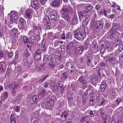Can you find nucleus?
<instances>
[{
    "instance_id": "nucleus-1",
    "label": "nucleus",
    "mask_w": 123,
    "mask_h": 123,
    "mask_svg": "<svg viewBox=\"0 0 123 123\" xmlns=\"http://www.w3.org/2000/svg\"><path fill=\"white\" fill-rule=\"evenodd\" d=\"M75 38L78 40L83 39L85 37V35L84 32L82 31L81 29L78 28L74 31Z\"/></svg>"
},
{
    "instance_id": "nucleus-2",
    "label": "nucleus",
    "mask_w": 123,
    "mask_h": 123,
    "mask_svg": "<svg viewBox=\"0 0 123 123\" xmlns=\"http://www.w3.org/2000/svg\"><path fill=\"white\" fill-rule=\"evenodd\" d=\"M100 51L102 53H104L107 49L108 51H110L111 49V47L110 45V43L107 42L105 44H102L100 46Z\"/></svg>"
},
{
    "instance_id": "nucleus-3",
    "label": "nucleus",
    "mask_w": 123,
    "mask_h": 123,
    "mask_svg": "<svg viewBox=\"0 0 123 123\" xmlns=\"http://www.w3.org/2000/svg\"><path fill=\"white\" fill-rule=\"evenodd\" d=\"M18 32L17 29L13 28L11 30V37L12 40H15L17 38L18 35L17 34Z\"/></svg>"
},
{
    "instance_id": "nucleus-4",
    "label": "nucleus",
    "mask_w": 123,
    "mask_h": 123,
    "mask_svg": "<svg viewBox=\"0 0 123 123\" xmlns=\"http://www.w3.org/2000/svg\"><path fill=\"white\" fill-rule=\"evenodd\" d=\"M72 10V8L70 6H68V7L65 8H62L61 10L62 13H63L62 14V15H67L68 14L70 13Z\"/></svg>"
},
{
    "instance_id": "nucleus-5",
    "label": "nucleus",
    "mask_w": 123,
    "mask_h": 123,
    "mask_svg": "<svg viewBox=\"0 0 123 123\" xmlns=\"http://www.w3.org/2000/svg\"><path fill=\"white\" fill-rule=\"evenodd\" d=\"M106 60L105 62L106 64L108 66L111 64H114L115 63V61L114 58L111 56H110L107 57L106 58Z\"/></svg>"
},
{
    "instance_id": "nucleus-6",
    "label": "nucleus",
    "mask_w": 123,
    "mask_h": 123,
    "mask_svg": "<svg viewBox=\"0 0 123 123\" xmlns=\"http://www.w3.org/2000/svg\"><path fill=\"white\" fill-rule=\"evenodd\" d=\"M31 7L35 10L38 8L39 3L37 0H31Z\"/></svg>"
},
{
    "instance_id": "nucleus-7",
    "label": "nucleus",
    "mask_w": 123,
    "mask_h": 123,
    "mask_svg": "<svg viewBox=\"0 0 123 123\" xmlns=\"http://www.w3.org/2000/svg\"><path fill=\"white\" fill-rule=\"evenodd\" d=\"M50 83L49 84L50 87L51 89L53 91L56 92L57 91H60V92H62V89L60 90L58 89L57 86L54 84V82L53 81H50Z\"/></svg>"
},
{
    "instance_id": "nucleus-8",
    "label": "nucleus",
    "mask_w": 123,
    "mask_h": 123,
    "mask_svg": "<svg viewBox=\"0 0 123 123\" xmlns=\"http://www.w3.org/2000/svg\"><path fill=\"white\" fill-rule=\"evenodd\" d=\"M92 9V6L91 5H89L86 7V11H83L80 12V14L79 15H85V14L88 13Z\"/></svg>"
},
{
    "instance_id": "nucleus-9",
    "label": "nucleus",
    "mask_w": 123,
    "mask_h": 123,
    "mask_svg": "<svg viewBox=\"0 0 123 123\" xmlns=\"http://www.w3.org/2000/svg\"><path fill=\"white\" fill-rule=\"evenodd\" d=\"M95 29H97L102 28L103 26V23L102 21H99L97 22L94 24Z\"/></svg>"
},
{
    "instance_id": "nucleus-10",
    "label": "nucleus",
    "mask_w": 123,
    "mask_h": 123,
    "mask_svg": "<svg viewBox=\"0 0 123 123\" xmlns=\"http://www.w3.org/2000/svg\"><path fill=\"white\" fill-rule=\"evenodd\" d=\"M6 66V63L5 62H0V74L5 72V69Z\"/></svg>"
},
{
    "instance_id": "nucleus-11",
    "label": "nucleus",
    "mask_w": 123,
    "mask_h": 123,
    "mask_svg": "<svg viewBox=\"0 0 123 123\" xmlns=\"http://www.w3.org/2000/svg\"><path fill=\"white\" fill-rule=\"evenodd\" d=\"M54 98V97H52L51 98H48V100L46 101V104L48 106H52L54 104L53 100Z\"/></svg>"
},
{
    "instance_id": "nucleus-12",
    "label": "nucleus",
    "mask_w": 123,
    "mask_h": 123,
    "mask_svg": "<svg viewBox=\"0 0 123 123\" xmlns=\"http://www.w3.org/2000/svg\"><path fill=\"white\" fill-rule=\"evenodd\" d=\"M21 39L24 43H27V46L28 47H30L31 45V43L29 41L28 38L26 37L25 36H23L22 37Z\"/></svg>"
},
{
    "instance_id": "nucleus-13",
    "label": "nucleus",
    "mask_w": 123,
    "mask_h": 123,
    "mask_svg": "<svg viewBox=\"0 0 123 123\" xmlns=\"http://www.w3.org/2000/svg\"><path fill=\"white\" fill-rule=\"evenodd\" d=\"M41 51L37 50L34 54V57L35 59L37 60H39L41 58Z\"/></svg>"
},
{
    "instance_id": "nucleus-14",
    "label": "nucleus",
    "mask_w": 123,
    "mask_h": 123,
    "mask_svg": "<svg viewBox=\"0 0 123 123\" xmlns=\"http://www.w3.org/2000/svg\"><path fill=\"white\" fill-rule=\"evenodd\" d=\"M75 51L77 53L81 54L83 52L84 49L82 46L79 45L78 46V47H77Z\"/></svg>"
},
{
    "instance_id": "nucleus-15",
    "label": "nucleus",
    "mask_w": 123,
    "mask_h": 123,
    "mask_svg": "<svg viewBox=\"0 0 123 123\" xmlns=\"http://www.w3.org/2000/svg\"><path fill=\"white\" fill-rule=\"evenodd\" d=\"M123 28V26H120V25L118 24H116L115 23L113 24V25L112 28V30H115V29H117L119 30H121Z\"/></svg>"
},
{
    "instance_id": "nucleus-16",
    "label": "nucleus",
    "mask_w": 123,
    "mask_h": 123,
    "mask_svg": "<svg viewBox=\"0 0 123 123\" xmlns=\"http://www.w3.org/2000/svg\"><path fill=\"white\" fill-rule=\"evenodd\" d=\"M33 31L34 32H36L37 33H40L41 32V29L39 26H37L35 25H32Z\"/></svg>"
},
{
    "instance_id": "nucleus-17",
    "label": "nucleus",
    "mask_w": 123,
    "mask_h": 123,
    "mask_svg": "<svg viewBox=\"0 0 123 123\" xmlns=\"http://www.w3.org/2000/svg\"><path fill=\"white\" fill-rule=\"evenodd\" d=\"M48 67L51 70L54 69V67L55 66V64L54 61L51 60L49 62L48 65Z\"/></svg>"
},
{
    "instance_id": "nucleus-18",
    "label": "nucleus",
    "mask_w": 123,
    "mask_h": 123,
    "mask_svg": "<svg viewBox=\"0 0 123 123\" xmlns=\"http://www.w3.org/2000/svg\"><path fill=\"white\" fill-rule=\"evenodd\" d=\"M10 17L11 24L16 22L18 18V16H10Z\"/></svg>"
},
{
    "instance_id": "nucleus-19",
    "label": "nucleus",
    "mask_w": 123,
    "mask_h": 123,
    "mask_svg": "<svg viewBox=\"0 0 123 123\" xmlns=\"http://www.w3.org/2000/svg\"><path fill=\"white\" fill-rule=\"evenodd\" d=\"M84 18L83 16L84 17L85 19H84V21L82 22V24L83 25H87L89 21L90 18L89 16H81Z\"/></svg>"
},
{
    "instance_id": "nucleus-20",
    "label": "nucleus",
    "mask_w": 123,
    "mask_h": 123,
    "mask_svg": "<svg viewBox=\"0 0 123 123\" xmlns=\"http://www.w3.org/2000/svg\"><path fill=\"white\" fill-rule=\"evenodd\" d=\"M68 116V112L66 111H65L61 115V117L62 118V120L63 121L65 120L67 118Z\"/></svg>"
},
{
    "instance_id": "nucleus-21",
    "label": "nucleus",
    "mask_w": 123,
    "mask_h": 123,
    "mask_svg": "<svg viewBox=\"0 0 123 123\" xmlns=\"http://www.w3.org/2000/svg\"><path fill=\"white\" fill-rule=\"evenodd\" d=\"M111 98L112 99L115 98L116 96L117 95L116 92L115 90L113 89H111Z\"/></svg>"
},
{
    "instance_id": "nucleus-22",
    "label": "nucleus",
    "mask_w": 123,
    "mask_h": 123,
    "mask_svg": "<svg viewBox=\"0 0 123 123\" xmlns=\"http://www.w3.org/2000/svg\"><path fill=\"white\" fill-rule=\"evenodd\" d=\"M60 3L59 0H54L52 2V6L54 7H57L59 5Z\"/></svg>"
},
{
    "instance_id": "nucleus-23",
    "label": "nucleus",
    "mask_w": 123,
    "mask_h": 123,
    "mask_svg": "<svg viewBox=\"0 0 123 123\" xmlns=\"http://www.w3.org/2000/svg\"><path fill=\"white\" fill-rule=\"evenodd\" d=\"M74 46V43L73 42H71L68 44L67 47V49L68 50H69V52L72 51L73 49Z\"/></svg>"
},
{
    "instance_id": "nucleus-24",
    "label": "nucleus",
    "mask_w": 123,
    "mask_h": 123,
    "mask_svg": "<svg viewBox=\"0 0 123 123\" xmlns=\"http://www.w3.org/2000/svg\"><path fill=\"white\" fill-rule=\"evenodd\" d=\"M78 23V18L77 16H74L71 22V24L73 25L77 24Z\"/></svg>"
},
{
    "instance_id": "nucleus-25",
    "label": "nucleus",
    "mask_w": 123,
    "mask_h": 123,
    "mask_svg": "<svg viewBox=\"0 0 123 123\" xmlns=\"http://www.w3.org/2000/svg\"><path fill=\"white\" fill-rule=\"evenodd\" d=\"M106 84L105 82H102L101 85V91L102 92H104L105 89L106 88Z\"/></svg>"
},
{
    "instance_id": "nucleus-26",
    "label": "nucleus",
    "mask_w": 123,
    "mask_h": 123,
    "mask_svg": "<svg viewBox=\"0 0 123 123\" xmlns=\"http://www.w3.org/2000/svg\"><path fill=\"white\" fill-rule=\"evenodd\" d=\"M79 81L82 84L86 83V81L85 80V77L83 76H82L80 77L79 79Z\"/></svg>"
},
{
    "instance_id": "nucleus-27",
    "label": "nucleus",
    "mask_w": 123,
    "mask_h": 123,
    "mask_svg": "<svg viewBox=\"0 0 123 123\" xmlns=\"http://www.w3.org/2000/svg\"><path fill=\"white\" fill-rule=\"evenodd\" d=\"M92 46L95 49H98V46L97 45L96 42L95 41H93L92 42Z\"/></svg>"
},
{
    "instance_id": "nucleus-28",
    "label": "nucleus",
    "mask_w": 123,
    "mask_h": 123,
    "mask_svg": "<svg viewBox=\"0 0 123 123\" xmlns=\"http://www.w3.org/2000/svg\"><path fill=\"white\" fill-rule=\"evenodd\" d=\"M25 21L24 19L21 17L20 19V25L21 28H24V24Z\"/></svg>"
},
{
    "instance_id": "nucleus-29",
    "label": "nucleus",
    "mask_w": 123,
    "mask_h": 123,
    "mask_svg": "<svg viewBox=\"0 0 123 123\" xmlns=\"http://www.w3.org/2000/svg\"><path fill=\"white\" fill-rule=\"evenodd\" d=\"M47 36L50 40H53L54 39V36L53 35V33L52 32L48 33Z\"/></svg>"
},
{
    "instance_id": "nucleus-30",
    "label": "nucleus",
    "mask_w": 123,
    "mask_h": 123,
    "mask_svg": "<svg viewBox=\"0 0 123 123\" xmlns=\"http://www.w3.org/2000/svg\"><path fill=\"white\" fill-rule=\"evenodd\" d=\"M45 93L46 91L44 89L42 90V91L40 92L39 94V97L41 98L44 96Z\"/></svg>"
},
{
    "instance_id": "nucleus-31",
    "label": "nucleus",
    "mask_w": 123,
    "mask_h": 123,
    "mask_svg": "<svg viewBox=\"0 0 123 123\" xmlns=\"http://www.w3.org/2000/svg\"><path fill=\"white\" fill-rule=\"evenodd\" d=\"M23 61L24 65L25 67H26L30 66L28 61L26 59H24Z\"/></svg>"
},
{
    "instance_id": "nucleus-32",
    "label": "nucleus",
    "mask_w": 123,
    "mask_h": 123,
    "mask_svg": "<svg viewBox=\"0 0 123 123\" xmlns=\"http://www.w3.org/2000/svg\"><path fill=\"white\" fill-rule=\"evenodd\" d=\"M38 96L37 95H34L32 98L33 102L36 103L38 101Z\"/></svg>"
},
{
    "instance_id": "nucleus-33",
    "label": "nucleus",
    "mask_w": 123,
    "mask_h": 123,
    "mask_svg": "<svg viewBox=\"0 0 123 123\" xmlns=\"http://www.w3.org/2000/svg\"><path fill=\"white\" fill-rule=\"evenodd\" d=\"M96 100L97 101V102H98V103L99 102V101H100V100L101 99V98H103L102 97H101L100 95L98 93H97L96 94Z\"/></svg>"
},
{
    "instance_id": "nucleus-34",
    "label": "nucleus",
    "mask_w": 123,
    "mask_h": 123,
    "mask_svg": "<svg viewBox=\"0 0 123 123\" xmlns=\"http://www.w3.org/2000/svg\"><path fill=\"white\" fill-rule=\"evenodd\" d=\"M32 10L30 8H28L26 10V15H31Z\"/></svg>"
},
{
    "instance_id": "nucleus-35",
    "label": "nucleus",
    "mask_w": 123,
    "mask_h": 123,
    "mask_svg": "<svg viewBox=\"0 0 123 123\" xmlns=\"http://www.w3.org/2000/svg\"><path fill=\"white\" fill-rule=\"evenodd\" d=\"M8 93L7 92H3L1 94V96L4 98H6L8 97Z\"/></svg>"
},
{
    "instance_id": "nucleus-36",
    "label": "nucleus",
    "mask_w": 123,
    "mask_h": 123,
    "mask_svg": "<svg viewBox=\"0 0 123 123\" xmlns=\"http://www.w3.org/2000/svg\"><path fill=\"white\" fill-rule=\"evenodd\" d=\"M44 25L47 29H49L50 28L51 24L50 21L49 20L46 21Z\"/></svg>"
},
{
    "instance_id": "nucleus-37",
    "label": "nucleus",
    "mask_w": 123,
    "mask_h": 123,
    "mask_svg": "<svg viewBox=\"0 0 123 123\" xmlns=\"http://www.w3.org/2000/svg\"><path fill=\"white\" fill-rule=\"evenodd\" d=\"M98 80V78L97 76V75L95 74H93L92 77V81L93 82H96Z\"/></svg>"
},
{
    "instance_id": "nucleus-38",
    "label": "nucleus",
    "mask_w": 123,
    "mask_h": 123,
    "mask_svg": "<svg viewBox=\"0 0 123 123\" xmlns=\"http://www.w3.org/2000/svg\"><path fill=\"white\" fill-rule=\"evenodd\" d=\"M89 91V92H90V93L91 95L93 94L96 92L95 89L92 87L90 88Z\"/></svg>"
},
{
    "instance_id": "nucleus-39",
    "label": "nucleus",
    "mask_w": 123,
    "mask_h": 123,
    "mask_svg": "<svg viewBox=\"0 0 123 123\" xmlns=\"http://www.w3.org/2000/svg\"><path fill=\"white\" fill-rule=\"evenodd\" d=\"M48 75L47 74L46 75H45L43 76V78L41 80L39 81L38 83L39 84H40L44 80H45L46 78L48 77Z\"/></svg>"
},
{
    "instance_id": "nucleus-40",
    "label": "nucleus",
    "mask_w": 123,
    "mask_h": 123,
    "mask_svg": "<svg viewBox=\"0 0 123 123\" xmlns=\"http://www.w3.org/2000/svg\"><path fill=\"white\" fill-rule=\"evenodd\" d=\"M123 50V46L122 44H120L118 45V48L117 49V51L118 52H121Z\"/></svg>"
},
{
    "instance_id": "nucleus-41",
    "label": "nucleus",
    "mask_w": 123,
    "mask_h": 123,
    "mask_svg": "<svg viewBox=\"0 0 123 123\" xmlns=\"http://www.w3.org/2000/svg\"><path fill=\"white\" fill-rule=\"evenodd\" d=\"M95 98L94 97H92L90 100L89 101V104L90 105H94V103Z\"/></svg>"
},
{
    "instance_id": "nucleus-42",
    "label": "nucleus",
    "mask_w": 123,
    "mask_h": 123,
    "mask_svg": "<svg viewBox=\"0 0 123 123\" xmlns=\"http://www.w3.org/2000/svg\"><path fill=\"white\" fill-rule=\"evenodd\" d=\"M9 14L11 15H17V12L15 11H11L10 14H8V15Z\"/></svg>"
},
{
    "instance_id": "nucleus-43",
    "label": "nucleus",
    "mask_w": 123,
    "mask_h": 123,
    "mask_svg": "<svg viewBox=\"0 0 123 123\" xmlns=\"http://www.w3.org/2000/svg\"><path fill=\"white\" fill-rule=\"evenodd\" d=\"M56 15V11L55 10H52L49 13V15Z\"/></svg>"
},
{
    "instance_id": "nucleus-44",
    "label": "nucleus",
    "mask_w": 123,
    "mask_h": 123,
    "mask_svg": "<svg viewBox=\"0 0 123 123\" xmlns=\"http://www.w3.org/2000/svg\"><path fill=\"white\" fill-rule=\"evenodd\" d=\"M121 99L120 98H118L115 102V105H119V103L121 101Z\"/></svg>"
},
{
    "instance_id": "nucleus-45",
    "label": "nucleus",
    "mask_w": 123,
    "mask_h": 123,
    "mask_svg": "<svg viewBox=\"0 0 123 123\" xmlns=\"http://www.w3.org/2000/svg\"><path fill=\"white\" fill-rule=\"evenodd\" d=\"M61 34L59 32L55 33L54 35V39L55 38H59L61 35Z\"/></svg>"
},
{
    "instance_id": "nucleus-46",
    "label": "nucleus",
    "mask_w": 123,
    "mask_h": 123,
    "mask_svg": "<svg viewBox=\"0 0 123 123\" xmlns=\"http://www.w3.org/2000/svg\"><path fill=\"white\" fill-rule=\"evenodd\" d=\"M104 14V15H107V14H109L110 12H111V9H110L108 11H107L105 9H103Z\"/></svg>"
},
{
    "instance_id": "nucleus-47",
    "label": "nucleus",
    "mask_w": 123,
    "mask_h": 123,
    "mask_svg": "<svg viewBox=\"0 0 123 123\" xmlns=\"http://www.w3.org/2000/svg\"><path fill=\"white\" fill-rule=\"evenodd\" d=\"M62 18H64L65 20H66L68 22L70 21V19L69 16H62Z\"/></svg>"
},
{
    "instance_id": "nucleus-48",
    "label": "nucleus",
    "mask_w": 123,
    "mask_h": 123,
    "mask_svg": "<svg viewBox=\"0 0 123 123\" xmlns=\"http://www.w3.org/2000/svg\"><path fill=\"white\" fill-rule=\"evenodd\" d=\"M100 100V101H99V102H100V103L99 105V106L102 105L104 104L105 100V99L103 98H102Z\"/></svg>"
},
{
    "instance_id": "nucleus-49",
    "label": "nucleus",
    "mask_w": 123,
    "mask_h": 123,
    "mask_svg": "<svg viewBox=\"0 0 123 123\" xmlns=\"http://www.w3.org/2000/svg\"><path fill=\"white\" fill-rule=\"evenodd\" d=\"M50 80H48L46 81L44 84V86L45 87L47 88L48 86V85L49 83H50Z\"/></svg>"
},
{
    "instance_id": "nucleus-50",
    "label": "nucleus",
    "mask_w": 123,
    "mask_h": 123,
    "mask_svg": "<svg viewBox=\"0 0 123 123\" xmlns=\"http://www.w3.org/2000/svg\"><path fill=\"white\" fill-rule=\"evenodd\" d=\"M57 57H56L58 59V60L60 61H61L62 60V56L61 54L59 53L58 54Z\"/></svg>"
},
{
    "instance_id": "nucleus-51",
    "label": "nucleus",
    "mask_w": 123,
    "mask_h": 123,
    "mask_svg": "<svg viewBox=\"0 0 123 123\" xmlns=\"http://www.w3.org/2000/svg\"><path fill=\"white\" fill-rule=\"evenodd\" d=\"M11 121H16L15 119V117L14 115L13 114H11L10 117Z\"/></svg>"
},
{
    "instance_id": "nucleus-52",
    "label": "nucleus",
    "mask_w": 123,
    "mask_h": 123,
    "mask_svg": "<svg viewBox=\"0 0 123 123\" xmlns=\"http://www.w3.org/2000/svg\"><path fill=\"white\" fill-rule=\"evenodd\" d=\"M119 59L120 62H123V53H122L120 55Z\"/></svg>"
},
{
    "instance_id": "nucleus-53",
    "label": "nucleus",
    "mask_w": 123,
    "mask_h": 123,
    "mask_svg": "<svg viewBox=\"0 0 123 123\" xmlns=\"http://www.w3.org/2000/svg\"><path fill=\"white\" fill-rule=\"evenodd\" d=\"M67 67L68 69L70 68H73V66L71 65V63H68L67 65Z\"/></svg>"
},
{
    "instance_id": "nucleus-54",
    "label": "nucleus",
    "mask_w": 123,
    "mask_h": 123,
    "mask_svg": "<svg viewBox=\"0 0 123 123\" xmlns=\"http://www.w3.org/2000/svg\"><path fill=\"white\" fill-rule=\"evenodd\" d=\"M67 75L66 72H64L62 74V77L64 79H65L67 78Z\"/></svg>"
},
{
    "instance_id": "nucleus-55",
    "label": "nucleus",
    "mask_w": 123,
    "mask_h": 123,
    "mask_svg": "<svg viewBox=\"0 0 123 123\" xmlns=\"http://www.w3.org/2000/svg\"><path fill=\"white\" fill-rule=\"evenodd\" d=\"M20 110V108L19 107L17 106L15 108V111L18 112H19Z\"/></svg>"
},
{
    "instance_id": "nucleus-56",
    "label": "nucleus",
    "mask_w": 123,
    "mask_h": 123,
    "mask_svg": "<svg viewBox=\"0 0 123 123\" xmlns=\"http://www.w3.org/2000/svg\"><path fill=\"white\" fill-rule=\"evenodd\" d=\"M7 55L8 57L10 58H11L13 56V53L12 52H11L10 53H7Z\"/></svg>"
},
{
    "instance_id": "nucleus-57",
    "label": "nucleus",
    "mask_w": 123,
    "mask_h": 123,
    "mask_svg": "<svg viewBox=\"0 0 123 123\" xmlns=\"http://www.w3.org/2000/svg\"><path fill=\"white\" fill-rule=\"evenodd\" d=\"M68 103L69 104H71V103L73 102V99L72 98H69V97H68L69 96L68 95Z\"/></svg>"
},
{
    "instance_id": "nucleus-58",
    "label": "nucleus",
    "mask_w": 123,
    "mask_h": 123,
    "mask_svg": "<svg viewBox=\"0 0 123 123\" xmlns=\"http://www.w3.org/2000/svg\"><path fill=\"white\" fill-rule=\"evenodd\" d=\"M110 26V24L109 23L106 24L105 25V27L108 29Z\"/></svg>"
},
{
    "instance_id": "nucleus-59",
    "label": "nucleus",
    "mask_w": 123,
    "mask_h": 123,
    "mask_svg": "<svg viewBox=\"0 0 123 123\" xmlns=\"http://www.w3.org/2000/svg\"><path fill=\"white\" fill-rule=\"evenodd\" d=\"M99 111L100 112L101 114L105 113V111L102 108L100 109H99Z\"/></svg>"
},
{
    "instance_id": "nucleus-60",
    "label": "nucleus",
    "mask_w": 123,
    "mask_h": 123,
    "mask_svg": "<svg viewBox=\"0 0 123 123\" xmlns=\"http://www.w3.org/2000/svg\"><path fill=\"white\" fill-rule=\"evenodd\" d=\"M66 38L65 34L64 33H63L62 34L61 38L63 39H65Z\"/></svg>"
},
{
    "instance_id": "nucleus-61",
    "label": "nucleus",
    "mask_w": 123,
    "mask_h": 123,
    "mask_svg": "<svg viewBox=\"0 0 123 123\" xmlns=\"http://www.w3.org/2000/svg\"><path fill=\"white\" fill-rule=\"evenodd\" d=\"M47 0H40V2L43 5L45 4L46 2L47 1Z\"/></svg>"
},
{
    "instance_id": "nucleus-62",
    "label": "nucleus",
    "mask_w": 123,
    "mask_h": 123,
    "mask_svg": "<svg viewBox=\"0 0 123 123\" xmlns=\"http://www.w3.org/2000/svg\"><path fill=\"white\" fill-rule=\"evenodd\" d=\"M90 115L91 117H93L94 116V115L93 112V111H90Z\"/></svg>"
},
{
    "instance_id": "nucleus-63",
    "label": "nucleus",
    "mask_w": 123,
    "mask_h": 123,
    "mask_svg": "<svg viewBox=\"0 0 123 123\" xmlns=\"http://www.w3.org/2000/svg\"><path fill=\"white\" fill-rule=\"evenodd\" d=\"M71 69V68L68 69V72L70 74H72L73 72V70Z\"/></svg>"
},
{
    "instance_id": "nucleus-64",
    "label": "nucleus",
    "mask_w": 123,
    "mask_h": 123,
    "mask_svg": "<svg viewBox=\"0 0 123 123\" xmlns=\"http://www.w3.org/2000/svg\"><path fill=\"white\" fill-rule=\"evenodd\" d=\"M95 8L97 10H98L100 9V7L99 5H97L96 6Z\"/></svg>"
}]
</instances>
